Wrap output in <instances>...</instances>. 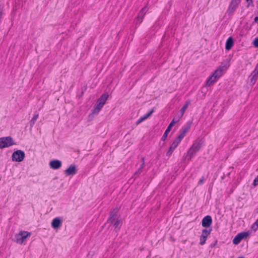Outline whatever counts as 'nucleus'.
Listing matches in <instances>:
<instances>
[{"label":"nucleus","instance_id":"obj_1","mask_svg":"<svg viewBox=\"0 0 258 258\" xmlns=\"http://www.w3.org/2000/svg\"><path fill=\"white\" fill-rule=\"evenodd\" d=\"M204 142L202 139L198 138L194 142L191 146L188 149L187 152V160L190 161L199 151L203 146Z\"/></svg>","mask_w":258,"mask_h":258},{"label":"nucleus","instance_id":"obj_2","mask_svg":"<svg viewBox=\"0 0 258 258\" xmlns=\"http://www.w3.org/2000/svg\"><path fill=\"white\" fill-rule=\"evenodd\" d=\"M224 67L220 66L215 71L212 75L210 76L206 81V85L210 86L213 83L215 82L222 75Z\"/></svg>","mask_w":258,"mask_h":258},{"label":"nucleus","instance_id":"obj_3","mask_svg":"<svg viewBox=\"0 0 258 258\" xmlns=\"http://www.w3.org/2000/svg\"><path fill=\"white\" fill-rule=\"evenodd\" d=\"M12 138L11 137H2L0 138V148L3 149L10 147L15 145Z\"/></svg>","mask_w":258,"mask_h":258},{"label":"nucleus","instance_id":"obj_4","mask_svg":"<svg viewBox=\"0 0 258 258\" xmlns=\"http://www.w3.org/2000/svg\"><path fill=\"white\" fill-rule=\"evenodd\" d=\"M250 234L249 231H244L238 233L233 238L232 242L235 245L238 244L240 241L246 238H247Z\"/></svg>","mask_w":258,"mask_h":258},{"label":"nucleus","instance_id":"obj_5","mask_svg":"<svg viewBox=\"0 0 258 258\" xmlns=\"http://www.w3.org/2000/svg\"><path fill=\"white\" fill-rule=\"evenodd\" d=\"M25 158V153L24 151L19 150L15 151L12 156V159L13 161L21 162Z\"/></svg>","mask_w":258,"mask_h":258},{"label":"nucleus","instance_id":"obj_6","mask_svg":"<svg viewBox=\"0 0 258 258\" xmlns=\"http://www.w3.org/2000/svg\"><path fill=\"white\" fill-rule=\"evenodd\" d=\"M31 233L27 231H21L18 234L16 235V242L19 244H22L26 239L30 236Z\"/></svg>","mask_w":258,"mask_h":258},{"label":"nucleus","instance_id":"obj_7","mask_svg":"<svg viewBox=\"0 0 258 258\" xmlns=\"http://www.w3.org/2000/svg\"><path fill=\"white\" fill-rule=\"evenodd\" d=\"M191 123L192 122L188 121L182 127L180 133L177 137L179 140H182L183 139L185 136L186 133L189 130Z\"/></svg>","mask_w":258,"mask_h":258},{"label":"nucleus","instance_id":"obj_8","mask_svg":"<svg viewBox=\"0 0 258 258\" xmlns=\"http://www.w3.org/2000/svg\"><path fill=\"white\" fill-rule=\"evenodd\" d=\"M181 141V140H179L177 137L174 140L166 153L167 156L170 157L171 156L173 151L176 148Z\"/></svg>","mask_w":258,"mask_h":258},{"label":"nucleus","instance_id":"obj_9","mask_svg":"<svg viewBox=\"0 0 258 258\" xmlns=\"http://www.w3.org/2000/svg\"><path fill=\"white\" fill-rule=\"evenodd\" d=\"M212 224V218L211 216L207 215L203 218L202 220V225L206 228H211V225Z\"/></svg>","mask_w":258,"mask_h":258},{"label":"nucleus","instance_id":"obj_10","mask_svg":"<svg viewBox=\"0 0 258 258\" xmlns=\"http://www.w3.org/2000/svg\"><path fill=\"white\" fill-rule=\"evenodd\" d=\"M118 212V210L117 208H114L112 211H111L107 222L108 223H110V224H113V223L115 220V218L117 215Z\"/></svg>","mask_w":258,"mask_h":258},{"label":"nucleus","instance_id":"obj_11","mask_svg":"<svg viewBox=\"0 0 258 258\" xmlns=\"http://www.w3.org/2000/svg\"><path fill=\"white\" fill-rule=\"evenodd\" d=\"M178 121H179V119H178L176 121H175L174 119H173L171 121V122L170 123V124L167 126L166 130H165V132H164V134L163 135V136L161 138V140L162 141H165V140L166 139V138L167 137L168 134L169 132L171 131L172 126L174 125V124L175 123L177 122Z\"/></svg>","mask_w":258,"mask_h":258},{"label":"nucleus","instance_id":"obj_12","mask_svg":"<svg viewBox=\"0 0 258 258\" xmlns=\"http://www.w3.org/2000/svg\"><path fill=\"white\" fill-rule=\"evenodd\" d=\"M77 172V166L75 164L71 165L67 169H66V174L67 175H74Z\"/></svg>","mask_w":258,"mask_h":258},{"label":"nucleus","instance_id":"obj_13","mask_svg":"<svg viewBox=\"0 0 258 258\" xmlns=\"http://www.w3.org/2000/svg\"><path fill=\"white\" fill-rule=\"evenodd\" d=\"M49 166L52 169H58L62 166L61 162L58 160H54L50 161Z\"/></svg>","mask_w":258,"mask_h":258},{"label":"nucleus","instance_id":"obj_14","mask_svg":"<svg viewBox=\"0 0 258 258\" xmlns=\"http://www.w3.org/2000/svg\"><path fill=\"white\" fill-rule=\"evenodd\" d=\"M61 224L62 221L59 218H55L51 222V226L55 230H57Z\"/></svg>","mask_w":258,"mask_h":258},{"label":"nucleus","instance_id":"obj_15","mask_svg":"<svg viewBox=\"0 0 258 258\" xmlns=\"http://www.w3.org/2000/svg\"><path fill=\"white\" fill-rule=\"evenodd\" d=\"M108 98V93L107 92L104 93L98 99L97 103H100L103 105L105 103L106 101Z\"/></svg>","mask_w":258,"mask_h":258},{"label":"nucleus","instance_id":"obj_16","mask_svg":"<svg viewBox=\"0 0 258 258\" xmlns=\"http://www.w3.org/2000/svg\"><path fill=\"white\" fill-rule=\"evenodd\" d=\"M103 105L101 104V103L99 102L97 103V104L94 106L93 109L91 110L92 113L93 114H97L103 107Z\"/></svg>","mask_w":258,"mask_h":258},{"label":"nucleus","instance_id":"obj_17","mask_svg":"<svg viewBox=\"0 0 258 258\" xmlns=\"http://www.w3.org/2000/svg\"><path fill=\"white\" fill-rule=\"evenodd\" d=\"M233 43L234 41L233 38L231 36L229 37L226 42L225 49L226 50H229L231 49L233 45Z\"/></svg>","mask_w":258,"mask_h":258},{"label":"nucleus","instance_id":"obj_18","mask_svg":"<svg viewBox=\"0 0 258 258\" xmlns=\"http://www.w3.org/2000/svg\"><path fill=\"white\" fill-rule=\"evenodd\" d=\"M212 230V228H205L202 230V234L201 236H204L205 237H207L208 235H209Z\"/></svg>","mask_w":258,"mask_h":258},{"label":"nucleus","instance_id":"obj_19","mask_svg":"<svg viewBox=\"0 0 258 258\" xmlns=\"http://www.w3.org/2000/svg\"><path fill=\"white\" fill-rule=\"evenodd\" d=\"M237 7L233 6L231 4H229V6L227 10V13L230 16L235 11Z\"/></svg>","mask_w":258,"mask_h":258},{"label":"nucleus","instance_id":"obj_20","mask_svg":"<svg viewBox=\"0 0 258 258\" xmlns=\"http://www.w3.org/2000/svg\"><path fill=\"white\" fill-rule=\"evenodd\" d=\"M190 103V100H188L185 102V103L184 105L182 106V107L181 108L180 112H181V115L180 117L182 116L183 114H184L185 110L187 108L188 106Z\"/></svg>","mask_w":258,"mask_h":258},{"label":"nucleus","instance_id":"obj_21","mask_svg":"<svg viewBox=\"0 0 258 258\" xmlns=\"http://www.w3.org/2000/svg\"><path fill=\"white\" fill-rule=\"evenodd\" d=\"M147 8L146 7H144L142 9V10L139 12L137 17H141L144 19V16L147 12Z\"/></svg>","mask_w":258,"mask_h":258},{"label":"nucleus","instance_id":"obj_22","mask_svg":"<svg viewBox=\"0 0 258 258\" xmlns=\"http://www.w3.org/2000/svg\"><path fill=\"white\" fill-rule=\"evenodd\" d=\"M121 221L120 219H117L116 221H114V222L113 223V226H114L115 228H118V230H119L120 228Z\"/></svg>","mask_w":258,"mask_h":258},{"label":"nucleus","instance_id":"obj_23","mask_svg":"<svg viewBox=\"0 0 258 258\" xmlns=\"http://www.w3.org/2000/svg\"><path fill=\"white\" fill-rule=\"evenodd\" d=\"M143 20L142 18L136 17L134 20V23L136 25H140L142 22Z\"/></svg>","mask_w":258,"mask_h":258},{"label":"nucleus","instance_id":"obj_24","mask_svg":"<svg viewBox=\"0 0 258 258\" xmlns=\"http://www.w3.org/2000/svg\"><path fill=\"white\" fill-rule=\"evenodd\" d=\"M38 115H39L38 114H36L32 118V119L30 121V124L31 126H33L36 120H37V119L38 117Z\"/></svg>","mask_w":258,"mask_h":258},{"label":"nucleus","instance_id":"obj_25","mask_svg":"<svg viewBox=\"0 0 258 258\" xmlns=\"http://www.w3.org/2000/svg\"><path fill=\"white\" fill-rule=\"evenodd\" d=\"M250 83H252L253 85L255 83L256 80H257V77H255V76L253 75L252 74H251L249 77Z\"/></svg>","mask_w":258,"mask_h":258},{"label":"nucleus","instance_id":"obj_26","mask_svg":"<svg viewBox=\"0 0 258 258\" xmlns=\"http://www.w3.org/2000/svg\"><path fill=\"white\" fill-rule=\"evenodd\" d=\"M207 240V237H205L204 236H200V244L201 245H203L205 244L206 241Z\"/></svg>","mask_w":258,"mask_h":258},{"label":"nucleus","instance_id":"obj_27","mask_svg":"<svg viewBox=\"0 0 258 258\" xmlns=\"http://www.w3.org/2000/svg\"><path fill=\"white\" fill-rule=\"evenodd\" d=\"M241 1V0H231L230 4L237 7L239 4L240 3Z\"/></svg>","mask_w":258,"mask_h":258},{"label":"nucleus","instance_id":"obj_28","mask_svg":"<svg viewBox=\"0 0 258 258\" xmlns=\"http://www.w3.org/2000/svg\"><path fill=\"white\" fill-rule=\"evenodd\" d=\"M154 111V108H153L152 110L149 111L146 114L144 115V116L145 118H148Z\"/></svg>","mask_w":258,"mask_h":258},{"label":"nucleus","instance_id":"obj_29","mask_svg":"<svg viewBox=\"0 0 258 258\" xmlns=\"http://www.w3.org/2000/svg\"><path fill=\"white\" fill-rule=\"evenodd\" d=\"M252 44L254 47L258 48V36L253 39Z\"/></svg>","mask_w":258,"mask_h":258},{"label":"nucleus","instance_id":"obj_30","mask_svg":"<svg viewBox=\"0 0 258 258\" xmlns=\"http://www.w3.org/2000/svg\"><path fill=\"white\" fill-rule=\"evenodd\" d=\"M246 2H247V4L246 5L247 8L254 6L252 0H246Z\"/></svg>","mask_w":258,"mask_h":258},{"label":"nucleus","instance_id":"obj_31","mask_svg":"<svg viewBox=\"0 0 258 258\" xmlns=\"http://www.w3.org/2000/svg\"><path fill=\"white\" fill-rule=\"evenodd\" d=\"M146 119V118H145V117L143 116H142V117H141L136 122V124L137 125L140 124V123H141L143 121H144V120Z\"/></svg>","mask_w":258,"mask_h":258},{"label":"nucleus","instance_id":"obj_32","mask_svg":"<svg viewBox=\"0 0 258 258\" xmlns=\"http://www.w3.org/2000/svg\"><path fill=\"white\" fill-rule=\"evenodd\" d=\"M251 229L253 230L254 232H255L257 229H258V226H257L256 225H255L254 223H253L250 227Z\"/></svg>","mask_w":258,"mask_h":258},{"label":"nucleus","instance_id":"obj_33","mask_svg":"<svg viewBox=\"0 0 258 258\" xmlns=\"http://www.w3.org/2000/svg\"><path fill=\"white\" fill-rule=\"evenodd\" d=\"M251 74L255 76V77H258V70L256 68H255L254 71L252 72Z\"/></svg>","mask_w":258,"mask_h":258},{"label":"nucleus","instance_id":"obj_34","mask_svg":"<svg viewBox=\"0 0 258 258\" xmlns=\"http://www.w3.org/2000/svg\"><path fill=\"white\" fill-rule=\"evenodd\" d=\"M142 170H140V168L138 169V170L135 172L134 176H136V177H138L139 174L141 173Z\"/></svg>","mask_w":258,"mask_h":258},{"label":"nucleus","instance_id":"obj_35","mask_svg":"<svg viewBox=\"0 0 258 258\" xmlns=\"http://www.w3.org/2000/svg\"><path fill=\"white\" fill-rule=\"evenodd\" d=\"M253 185L256 186L258 185V175L255 178L253 182Z\"/></svg>","mask_w":258,"mask_h":258},{"label":"nucleus","instance_id":"obj_36","mask_svg":"<svg viewBox=\"0 0 258 258\" xmlns=\"http://www.w3.org/2000/svg\"><path fill=\"white\" fill-rule=\"evenodd\" d=\"M205 180V178L204 176H202L199 180L198 184H202Z\"/></svg>","mask_w":258,"mask_h":258},{"label":"nucleus","instance_id":"obj_37","mask_svg":"<svg viewBox=\"0 0 258 258\" xmlns=\"http://www.w3.org/2000/svg\"><path fill=\"white\" fill-rule=\"evenodd\" d=\"M254 23H257L258 24V16L255 17L254 18L253 21L252 22V24H253Z\"/></svg>","mask_w":258,"mask_h":258},{"label":"nucleus","instance_id":"obj_38","mask_svg":"<svg viewBox=\"0 0 258 258\" xmlns=\"http://www.w3.org/2000/svg\"><path fill=\"white\" fill-rule=\"evenodd\" d=\"M145 167V164H143V163H142V164L141 165L140 167V170H142Z\"/></svg>","mask_w":258,"mask_h":258},{"label":"nucleus","instance_id":"obj_39","mask_svg":"<svg viewBox=\"0 0 258 258\" xmlns=\"http://www.w3.org/2000/svg\"><path fill=\"white\" fill-rule=\"evenodd\" d=\"M3 14V9L0 8V19L1 18Z\"/></svg>","mask_w":258,"mask_h":258},{"label":"nucleus","instance_id":"obj_40","mask_svg":"<svg viewBox=\"0 0 258 258\" xmlns=\"http://www.w3.org/2000/svg\"><path fill=\"white\" fill-rule=\"evenodd\" d=\"M142 163L145 164V157H142Z\"/></svg>","mask_w":258,"mask_h":258},{"label":"nucleus","instance_id":"obj_41","mask_svg":"<svg viewBox=\"0 0 258 258\" xmlns=\"http://www.w3.org/2000/svg\"><path fill=\"white\" fill-rule=\"evenodd\" d=\"M255 225L258 226V219L256 220V221L254 223Z\"/></svg>","mask_w":258,"mask_h":258},{"label":"nucleus","instance_id":"obj_42","mask_svg":"<svg viewBox=\"0 0 258 258\" xmlns=\"http://www.w3.org/2000/svg\"><path fill=\"white\" fill-rule=\"evenodd\" d=\"M255 68H256L258 70V63L256 64Z\"/></svg>","mask_w":258,"mask_h":258},{"label":"nucleus","instance_id":"obj_43","mask_svg":"<svg viewBox=\"0 0 258 258\" xmlns=\"http://www.w3.org/2000/svg\"><path fill=\"white\" fill-rule=\"evenodd\" d=\"M238 258H244L243 256L238 257Z\"/></svg>","mask_w":258,"mask_h":258},{"label":"nucleus","instance_id":"obj_44","mask_svg":"<svg viewBox=\"0 0 258 258\" xmlns=\"http://www.w3.org/2000/svg\"><path fill=\"white\" fill-rule=\"evenodd\" d=\"M224 176H223V177H222V179H224Z\"/></svg>","mask_w":258,"mask_h":258},{"label":"nucleus","instance_id":"obj_45","mask_svg":"<svg viewBox=\"0 0 258 258\" xmlns=\"http://www.w3.org/2000/svg\"><path fill=\"white\" fill-rule=\"evenodd\" d=\"M257 32H258V28H257Z\"/></svg>","mask_w":258,"mask_h":258}]
</instances>
